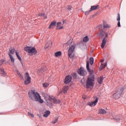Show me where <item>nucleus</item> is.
I'll use <instances>...</instances> for the list:
<instances>
[{
  "label": "nucleus",
  "mask_w": 126,
  "mask_h": 126,
  "mask_svg": "<svg viewBox=\"0 0 126 126\" xmlns=\"http://www.w3.org/2000/svg\"><path fill=\"white\" fill-rule=\"evenodd\" d=\"M43 96L49 106L52 104V102H54V104L61 103V100H60V99L57 100L55 98H53L52 97L50 96V95L46 94H43Z\"/></svg>",
  "instance_id": "1"
},
{
  "label": "nucleus",
  "mask_w": 126,
  "mask_h": 126,
  "mask_svg": "<svg viewBox=\"0 0 126 126\" xmlns=\"http://www.w3.org/2000/svg\"><path fill=\"white\" fill-rule=\"evenodd\" d=\"M29 97L32 101H35L38 102L39 98H40V94L37 92H35L34 90H30L28 93Z\"/></svg>",
  "instance_id": "2"
},
{
  "label": "nucleus",
  "mask_w": 126,
  "mask_h": 126,
  "mask_svg": "<svg viewBox=\"0 0 126 126\" xmlns=\"http://www.w3.org/2000/svg\"><path fill=\"white\" fill-rule=\"evenodd\" d=\"M94 81H95V76L94 75H89L86 81V88H90V87H93L94 84Z\"/></svg>",
  "instance_id": "3"
},
{
  "label": "nucleus",
  "mask_w": 126,
  "mask_h": 126,
  "mask_svg": "<svg viewBox=\"0 0 126 126\" xmlns=\"http://www.w3.org/2000/svg\"><path fill=\"white\" fill-rule=\"evenodd\" d=\"M25 51L28 53H29V54H33L34 55L38 53L36 50V48L31 47H26L25 48Z\"/></svg>",
  "instance_id": "4"
},
{
  "label": "nucleus",
  "mask_w": 126,
  "mask_h": 126,
  "mask_svg": "<svg viewBox=\"0 0 126 126\" xmlns=\"http://www.w3.org/2000/svg\"><path fill=\"white\" fill-rule=\"evenodd\" d=\"M124 90H125V89L124 88L118 89L117 93L113 94V98H114V99L116 100L117 99H119V98L121 97V95L123 94V92H124Z\"/></svg>",
  "instance_id": "5"
},
{
  "label": "nucleus",
  "mask_w": 126,
  "mask_h": 126,
  "mask_svg": "<svg viewBox=\"0 0 126 126\" xmlns=\"http://www.w3.org/2000/svg\"><path fill=\"white\" fill-rule=\"evenodd\" d=\"M75 49V46L72 45L68 50V56L70 59H72L74 57V54L73 52Z\"/></svg>",
  "instance_id": "6"
},
{
  "label": "nucleus",
  "mask_w": 126,
  "mask_h": 126,
  "mask_svg": "<svg viewBox=\"0 0 126 126\" xmlns=\"http://www.w3.org/2000/svg\"><path fill=\"white\" fill-rule=\"evenodd\" d=\"M31 82V77H30V76H29V73H26L25 80V85H28V84H30Z\"/></svg>",
  "instance_id": "7"
},
{
  "label": "nucleus",
  "mask_w": 126,
  "mask_h": 126,
  "mask_svg": "<svg viewBox=\"0 0 126 126\" xmlns=\"http://www.w3.org/2000/svg\"><path fill=\"white\" fill-rule=\"evenodd\" d=\"M77 72L81 76H85L87 74L86 71L83 67H80V68L78 69Z\"/></svg>",
  "instance_id": "8"
},
{
  "label": "nucleus",
  "mask_w": 126,
  "mask_h": 126,
  "mask_svg": "<svg viewBox=\"0 0 126 126\" xmlns=\"http://www.w3.org/2000/svg\"><path fill=\"white\" fill-rule=\"evenodd\" d=\"M105 35L106 38L108 37V33L102 31L97 33V36L100 37L101 38H103L104 35Z\"/></svg>",
  "instance_id": "9"
},
{
  "label": "nucleus",
  "mask_w": 126,
  "mask_h": 126,
  "mask_svg": "<svg viewBox=\"0 0 126 126\" xmlns=\"http://www.w3.org/2000/svg\"><path fill=\"white\" fill-rule=\"evenodd\" d=\"M71 79H72L71 76L68 75L65 77L64 80V83L65 84H67V83H69V82L71 81Z\"/></svg>",
  "instance_id": "10"
},
{
  "label": "nucleus",
  "mask_w": 126,
  "mask_h": 126,
  "mask_svg": "<svg viewBox=\"0 0 126 126\" xmlns=\"http://www.w3.org/2000/svg\"><path fill=\"white\" fill-rule=\"evenodd\" d=\"M86 68L88 71L90 73V75H93V70H90L89 68V61L87 62Z\"/></svg>",
  "instance_id": "11"
},
{
  "label": "nucleus",
  "mask_w": 126,
  "mask_h": 126,
  "mask_svg": "<svg viewBox=\"0 0 126 126\" xmlns=\"http://www.w3.org/2000/svg\"><path fill=\"white\" fill-rule=\"evenodd\" d=\"M97 103H98V98H96L93 102H89L88 104L91 107H94V106H96Z\"/></svg>",
  "instance_id": "12"
},
{
  "label": "nucleus",
  "mask_w": 126,
  "mask_h": 126,
  "mask_svg": "<svg viewBox=\"0 0 126 126\" xmlns=\"http://www.w3.org/2000/svg\"><path fill=\"white\" fill-rule=\"evenodd\" d=\"M9 52L8 53L9 56H12L11 55H13L15 52V49H14L13 47H10L9 48Z\"/></svg>",
  "instance_id": "13"
},
{
  "label": "nucleus",
  "mask_w": 126,
  "mask_h": 126,
  "mask_svg": "<svg viewBox=\"0 0 126 126\" xmlns=\"http://www.w3.org/2000/svg\"><path fill=\"white\" fill-rule=\"evenodd\" d=\"M56 24H57V22H56V21H53L52 22L49 26V29H52V28H54V27L56 26Z\"/></svg>",
  "instance_id": "14"
},
{
  "label": "nucleus",
  "mask_w": 126,
  "mask_h": 126,
  "mask_svg": "<svg viewBox=\"0 0 126 126\" xmlns=\"http://www.w3.org/2000/svg\"><path fill=\"white\" fill-rule=\"evenodd\" d=\"M106 43H107V39H106V38H103L102 40V42L101 45V47L102 49H103L104 47H105V45H106Z\"/></svg>",
  "instance_id": "15"
},
{
  "label": "nucleus",
  "mask_w": 126,
  "mask_h": 126,
  "mask_svg": "<svg viewBox=\"0 0 126 126\" xmlns=\"http://www.w3.org/2000/svg\"><path fill=\"white\" fill-rule=\"evenodd\" d=\"M15 72L16 73H17V74L18 75V76L21 78L22 80H24V78H23V76H22L20 72H19V71H18L17 69L15 70Z\"/></svg>",
  "instance_id": "16"
},
{
  "label": "nucleus",
  "mask_w": 126,
  "mask_h": 126,
  "mask_svg": "<svg viewBox=\"0 0 126 126\" xmlns=\"http://www.w3.org/2000/svg\"><path fill=\"white\" fill-rule=\"evenodd\" d=\"M99 8V5H97L96 6H92L91 7L90 10L91 11H93V10H96V9H98Z\"/></svg>",
  "instance_id": "17"
},
{
  "label": "nucleus",
  "mask_w": 126,
  "mask_h": 126,
  "mask_svg": "<svg viewBox=\"0 0 126 126\" xmlns=\"http://www.w3.org/2000/svg\"><path fill=\"white\" fill-rule=\"evenodd\" d=\"M51 114V112L50 111H46L44 112V114L43 115V117L44 118H48L49 116H50V114Z\"/></svg>",
  "instance_id": "18"
},
{
  "label": "nucleus",
  "mask_w": 126,
  "mask_h": 126,
  "mask_svg": "<svg viewBox=\"0 0 126 126\" xmlns=\"http://www.w3.org/2000/svg\"><path fill=\"white\" fill-rule=\"evenodd\" d=\"M106 66H107V63H101V65L100 66V70H103V69L106 67Z\"/></svg>",
  "instance_id": "19"
},
{
  "label": "nucleus",
  "mask_w": 126,
  "mask_h": 126,
  "mask_svg": "<svg viewBox=\"0 0 126 126\" xmlns=\"http://www.w3.org/2000/svg\"><path fill=\"white\" fill-rule=\"evenodd\" d=\"M1 74H2V76H6V73L4 71V69L3 68H0Z\"/></svg>",
  "instance_id": "20"
},
{
  "label": "nucleus",
  "mask_w": 126,
  "mask_h": 126,
  "mask_svg": "<svg viewBox=\"0 0 126 126\" xmlns=\"http://www.w3.org/2000/svg\"><path fill=\"white\" fill-rule=\"evenodd\" d=\"M61 25H62V22H58L57 23V28H58V29L60 30V29H63V26H61Z\"/></svg>",
  "instance_id": "21"
},
{
  "label": "nucleus",
  "mask_w": 126,
  "mask_h": 126,
  "mask_svg": "<svg viewBox=\"0 0 126 126\" xmlns=\"http://www.w3.org/2000/svg\"><path fill=\"white\" fill-rule=\"evenodd\" d=\"M68 90V86H65L63 87V91L64 93H66Z\"/></svg>",
  "instance_id": "22"
},
{
  "label": "nucleus",
  "mask_w": 126,
  "mask_h": 126,
  "mask_svg": "<svg viewBox=\"0 0 126 126\" xmlns=\"http://www.w3.org/2000/svg\"><path fill=\"white\" fill-rule=\"evenodd\" d=\"M106 113L107 112H106V110L103 109H100L98 111V114H106Z\"/></svg>",
  "instance_id": "23"
},
{
  "label": "nucleus",
  "mask_w": 126,
  "mask_h": 126,
  "mask_svg": "<svg viewBox=\"0 0 126 126\" xmlns=\"http://www.w3.org/2000/svg\"><path fill=\"white\" fill-rule=\"evenodd\" d=\"M103 79H103V77H100L98 78V80H97L98 83H99V84H102V83H103Z\"/></svg>",
  "instance_id": "24"
},
{
  "label": "nucleus",
  "mask_w": 126,
  "mask_h": 126,
  "mask_svg": "<svg viewBox=\"0 0 126 126\" xmlns=\"http://www.w3.org/2000/svg\"><path fill=\"white\" fill-rule=\"evenodd\" d=\"M83 42L84 43H87V42H88L89 41V37L88 36H86L83 39Z\"/></svg>",
  "instance_id": "25"
},
{
  "label": "nucleus",
  "mask_w": 126,
  "mask_h": 126,
  "mask_svg": "<svg viewBox=\"0 0 126 126\" xmlns=\"http://www.w3.org/2000/svg\"><path fill=\"white\" fill-rule=\"evenodd\" d=\"M62 56V52L61 51H58L55 53L56 57H61Z\"/></svg>",
  "instance_id": "26"
},
{
  "label": "nucleus",
  "mask_w": 126,
  "mask_h": 126,
  "mask_svg": "<svg viewBox=\"0 0 126 126\" xmlns=\"http://www.w3.org/2000/svg\"><path fill=\"white\" fill-rule=\"evenodd\" d=\"M94 63V59H93V58H91L90 59V64H91V65H92V64H93Z\"/></svg>",
  "instance_id": "27"
},
{
  "label": "nucleus",
  "mask_w": 126,
  "mask_h": 126,
  "mask_svg": "<svg viewBox=\"0 0 126 126\" xmlns=\"http://www.w3.org/2000/svg\"><path fill=\"white\" fill-rule=\"evenodd\" d=\"M104 28H110L111 26L108 24H104L103 25Z\"/></svg>",
  "instance_id": "28"
},
{
  "label": "nucleus",
  "mask_w": 126,
  "mask_h": 126,
  "mask_svg": "<svg viewBox=\"0 0 126 126\" xmlns=\"http://www.w3.org/2000/svg\"><path fill=\"white\" fill-rule=\"evenodd\" d=\"M16 55L19 61H21V57H20V56H19V54H18V53H17V51H16Z\"/></svg>",
  "instance_id": "29"
},
{
  "label": "nucleus",
  "mask_w": 126,
  "mask_h": 126,
  "mask_svg": "<svg viewBox=\"0 0 126 126\" xmlns=\"http://www.w3.org/2000/svg\"><path fill=\"white\" fill-rule=\"evenodd\" d=\"M43 87H45V88H47L48 86H49V83H44L42 84Z\"/></svg>",
  "instance_id": "30"
},
{
  "label": "nucleus",
  "mask_w": 126,
  "mask_h": 126,
  "mask_svg": "<svg viewBox=\"0 0 126 126\" xmlns=\"http://www.w3.org/2000/svg\"><path fill=\"white\" fill-rule=\"evenodd\" d=\"M67 10L70 11V10L72 9V6H71V5H68L67 7Z\"/></svg>",
  "instance_id": "31"
},
{
  "label": "nucleus",
  "mask_w": 126,
  "mask_h": 126,
  "mask_svg": "<svg viewBox=\"0 0 126 126\" xmlns=\"http://www.w3.org/2000/svg\"><path fill=\"white\" fill-rule=\"evenodd\" d=\"M11 63H14V58L12 56H9Z\"/></svg>",
  "instance_id": "32"
},
{
  "label": "nucleus",
  "mask_w": 126,
  "mask_h": 126,
  "mask_svg": "<svg viewBox=\"0 0 126 126\" xmlns=\"http://www.w3.org/2000/svg\"><path fill=\"white\" fill-rule=\"evenodd\" d=\"M91 11H91V10L90 9V10L85 12V15H88V14H89V13H90V12H91Z\"/></svg>",
  "instance_id": "33"
},
{
  "label": "nucleus",
  "mask_w": 126,
  "mask_h": 126,
  "mask_svg": "<svg viewBox=\"0 0 126 126\" xmlns=\"http://www.w3.org/2000/svg\"><path fill=\"white\" fill-rule=\"evenodd\" d=\"M72 44V40L70 39L69 41L67 42V45H71Z\"/></svg>",
  "instance_id": "34"
},
{
  "label": "nucleus",
  "mask_w": 126,
  "mask_h": 126,
  "mask_svg": "<svg viewBox=\"0 0 126 126\" xmlns=\"http://www.w3.org/2000/svg\"><path fill=\"white\" fill-rule=\"evenodd\" d=\"M118 16L117 18V21L119 22L121 20V17L120 16V13H118Z\"/></svg>",
  "instance_id": "35"
},
{
  "label": "nucleus",
  "mask_w": 126,
  "mask_h": 126,
  "mask_svg": "<svg viewBox=\"0 0 126 126\" xmlns=\"http://www.w3.org/2000/svg\"><path fill=\"white\" fill-rule=\"evenodd\" d=\"M39 102L40 103H44V100L43 99H41V96H40L39 98Z\"/></svg>",
  "instance_id": "36"
},
{
  "label": "nucleus",
  "mask_w": 126,
  "mask_h": 126,
  "mask_svg": "<svg viewBox=\"0 0 126 126\" xmlns=\"http://www.w3.org/2000/svg\"><path fill=\"white\" fill-rule=\"evenodd\" d=\"M52 123L53 124H56V123H58V118H57L55 120H54Z\"/></svg>",
  "instance_id": "37"
},
{
  "label": "nucleus",
  "mask_w": 126,
  "mask_h": 126,
  "mask_svg": "<svg viewBox=\"0 0 126 126\" xmlns=\"http://www.w3.org/2000/svg\"><path fill=\"white\" fill-rule=\"evenodd\" d=\"M29 115H30V116H31L32 118H34V115L32 114L31 113L29 112L28 113Z\"/></svg>",
  "instance_id": "38"
},
{
  "label": "nucleus",
  "mask_w": 126,
  "mask_h": 126,
  "mask_svg": "<svg viewBox=\"0 0 126 126\" xmlns=\"http://www.w3.org/2000/svg\"><path fill=\"white\" fill-rule=\"evenodd\" d=\"M118 27H121V22L120 21L118 23Z\"/></svg>",
  "instance_id": "39"
},
{
  "label": "nucleus",
  "mask_w": 126,
  "mask_h": 126,
  "mask_svg": "<svg viewBox=\"0 0 126 126\" xmlns=\"http://www.w3.org/2000/svg\"><path fill=\"white\" fill-rule=\"evenodd\" d=\"M74 78H76L77 77V75L76 73H74L73 74Z\"/></svg>",
  "instance_id": "40"
},
{
  "label": "nucleus",
  "mask_w": 126,
  "mask_h": 126,
  "mask_svg": "<svg viewBox=\"0 0 126 126\" xmlns=\"http://www.w3.org/2000/svg\"><path fill=\"white\" fill-rule=\"evenodd\" d=\"M45 14L40 13L39 14L38 16H43V15H44Z\"/></svg>",
  "instance_id": "41"
},
{
  "label": "nucleus",
  "mask_w": 126,
  "mask_h": 126,
  "mask_svg": "<svg viewBox=\"0 0 126 126\" xmlns=\"http://www.w3.org/2000/svg\"><path fill=\"white\" fill-rule=\"evenodd\" d=\"M104 60H101L100 63H104Z\"/></svg>",
  "instance_id": "42"
},
{
  "label": "nucleus",
  "mask_w": 126,
  "mask_h": 126,
  "mask_svg": "<svg viewBox=\"0 0 126 126\" xmlns=\"http://www.w3.org/2000/svg\"><path fill=\"white\" fill-rule=\"evenodd\" d=\"M116 121H117V122H120V119H116Z\"/></svg>",
  "instance_id": "43"
},
{
  "label": "nucleus",
  "mask_w": 126,
  "mask_h": 126,
  "mask_svg": "<svg viewBox=\"0 0 126 126\" xmlns=\"http://www.w3.org/2000/svg\"><path fill=\"white\" fill-rule=\"evenodd\" d=\"M44 18H45V19H46V18H47V16H45Z\"/></svg>",
  "instance_id": "44"
},
{
  "label": "nucleus",
  "mask_w": 126,
  "mask_h": 126,
  "mask_svg": "<svg viewBox=\"0 0 126 126\" xmlns=\"http://www.w3.org/2000/svg\"><path fill=\"white\" fill-rule=\"evenodd\" d=\"M45 69L44 70H46L47 68H46V67H45Z\"/></svg>",
  "instance_id": "45"
},
{
  "label": "nucleus",
  "mask_w": 126,
  "mask_h": 126,
  "mask_svg": "<svg viewBox=\"0 0 126 126\" xmlns=\"http://www.w3.org/2000/svg\"><path fill=\"white\" fill-rule=\"evenodd\" d=\"M51 45H53V43L52 42H51Z\"/></svg>",
  "instance_id": "46"
},
{
  "label": "nucleus",
  "mask_w": 126,
  "mask_h": 126,
  "mask_svg": "<svg viewBox=\"0 0 126 126\" xmlns=\"http://www.w3.org/2000/svg\"><path fill=\"white\" fill-rule=\"evenodd\" d=\"M83 99H85V98L84 97H83Z\"/></svg>",
  "instance_id": "47"
},
{
  "label": "nucleus",
  "mask_w": 126,
  "mask_h": 126,
  "mask_svg": "<svg viewBox=\"0 0 126 126\" xmlns=\"http://www.w3.org/2000/svg\"><path fill=\"white\" fill-rule=\"evenodd\" d=\"M63 23H64V21H63Z\"/></svg>",
  "instance_id": "48"
},
{
  "label": "nucleus",
  "mask_w": 126,
  "mask_h": 126,
  "mask_svg": "<svg viewBox=\"0 0 126 126\" xmlns=\"http://www.w3.org/2000/svg\"><path fill=\"white\" fill-rule=\"evenodd\" d=\"M46 48H48V46H47Z\"/></svg>",
  "instance_id": "49"
}]
</instances>
